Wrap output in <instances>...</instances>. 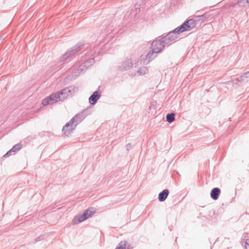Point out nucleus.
Wrapping results in <instances>:
<instances>
[{
  "label": "nucleus",
  "instance_id": "nucleus-1",
  "mask_svg": "<svg viewBox=\"0 0 249 249\" xmlns=\"http://www.w3.org/2000/svg\"><path fill=\"white\" fill-rule=\"evenodd\" d=\"M196 25V20L190 19L186 20L181 25L175 28L174 30L169 32L167 35H162V39L163 43L169 46L171 42L174 41L179 37V34L185 31H190Z\"/></svg>",
  "mask_w": 249,
  "mask_h": 249
},
{
  "label": "nucleus",
  "instance_id": "nucleus-2",
  "mask_svg": "<svg viewBox=\"0 0 249 249\" xmlns=\"http://www.w3.org/2000/svg\"><path fill=\"white\" fill-rule=\"evenodd\" d=\"M70 90L68 89H64L57 92L53 93L48 97L42 100V104L44 106L52 105L59 101H62L67 97L68 93L70 92Z\"/></svg>",
  "mask_w": 249,
  "mask_h": 249
},
{
  "label": "nucleus",
  "instance_id": "nucleus-3",
  "mask_svg": "<svg viewBox=\"0 0 249 249\" xmlns=\"http://www.w3.org/2000/svg\"><path fill=\"white\" fill-rule=\"evenodd\" d=\"M89 45L84 44L82 43H79L75 46L71 48V50L65 53L63 56L60 58L61 61H64L67 60L69 58L71 57L74 54L81 50H84L87 49Z\"/></svg>",
  "mask_w": 249,
  "mask_h": 249
},
{
  "label": "nucleus",
  "instance_id": "nucleus-4",
  "mask_svg": "<svg viewBox=\"0 0 249 249\" xmlns=\"http://www.w3.org/2000/svg\"><path fill=\"white\" fill-rule=\"evenodd\" d=\"M99 54V52H94L92 54L93 58H91L88 60L85 61L78 68V71H85L88 68L90 67L95 62L94 58H96L97 55Z\"/></svg>",
  "mask_w": 249,
  "mask_h": 249
},
{
  "label": "nucleus",
  "instance_id": "nucleus-5",
  "mask_svg": "<svg viewBox=\"0 0 249 249\" xmlns=\"http://www.w3.org/2000/svg\"><path fill=\"white\" fill-rule=\"evenodd\" d=\"M166 45L163 43L161 37L160 39H156L152 42L151 45V49L153 50V51L160 53Z\"/></svg>",
  "mask_w": 249,
  "mask_h": 249
},
{
  "label": "nucleus",
  "instance_id": "nucleus-6",
  "mask_svg": "<svg viewBox=\"0 0 249 249\" xmlns=\"http://www.w3.org/2000/svg\"><path fill=\"white\" fill-rule=\"evenodd\" d=\"M93 213V212L90 211L89 210H87L83 213V214H79L77 217H74L72 220V223L73 224H77L79 222H83L89 217L91 216Z\"/></svg>",
  "mask_w": 249,
  "mask_h": 249
},
{
  "label": "nucleus",
  "instance_id": "nucleus-7",
  "mask_svg": "<svg viewBox=\"0 0 249 249\" xmlns=\"http://www.w3.org/2000/svg\"><path fill=\"white\" fill-rule=\"evenodd\" d=\"M158 52L156 51H153L151 49L145 56V58L142 57L141 59V62L143 64L147 65L152 60L158 56Z\"/></svg>",
  "mask_w": 249,
  "mask_h": 249
},
{
  "label": "nucleus",
  "instance_id": "nucleus-8",
  "mask_svg": "<svg viewBox=\"0 0 249 249\" xmlns=\"http://www.w3.org/2000/svg\"><path fill=\"white\" fill-rule=\"evenodd\" d=\"M75 127L72 124V121L70 120L63 126L62 131L65 135L68 136L72 132Z\"/></svg>",
  "mask_w": 249,
  "mask_h": 249
},
{
  "label": "nucleus",
  "instance_id": "nucleus-9",
  "mask_svg": "<svg viewBox=\"0 0 249 249\" xmlns=\"http://www.w3.org/2000/svg\"><path fill=\"white\" fill-rule=\"evenodd\" d=\"M132 66V62L131 59H126L123 61L118 67L120 71H126L130 69Z\"/></svg>",
  "mask_w": 249,
  "mask_h": 249
},
{
  "label": "nucleus",
  "instance_id": "nucleus-10",
  "mask_svg": "<svg viewBox=\"0 0 249 249\" xmlns=\"http://www.w3.org/2000/svg\"><path fill=\"white\" fill-rule=\"evenodd\" d=\"M85 118V116L84 115V113L82 112L76 115L71 120V121H72V124H73L74 127H76V126L83 120H84Z\"/></svg>",
  "mask_w": 249,
  "mask_h": 249
},
{
  "label": "nucleus",
  "instance_id": "nucleus-11",
  "mask_svg": "<svg viewBox=\"0 0 249 249\" xmlns=\"http://www.w3.org/2000/svg\"><path fill=\"white\" fill-rule=\"evenodd\" d=\"M101 96L100 93L98 91H94L89 97V103L91 105H95Z\"/></svg>",
  "mask_w": 249,
  "mask_h": 249
},
{
  "label": "nucleus",
  "instance_id": "nucleus-12",
  "mask_svg": "<svg viewBox=\"0 0 249 249\" xmlns=\"http://www.w3.org/2000/svg\"><path fill=\"white\" fill-rule=\"evenodd\" d=\"M112 26H110L109 25L105 29V32L107 34V38L112 37L113 36H114L116 34L119 32L118 29H116L115 28L112 29Z\"/></svg>",
  "mask_w": 249,
  "mask_h": 249
},
{
  "label": "nucleus",
  "instance_id": "nucleus-13",
  "mask_svg": "<svg viewBox=\"0 0 249 249\" xmlns=\"http://www.w3.org/2000/svg\"><path fill=\"white\" fill-rule=\"evenodd\" d=\"M220 192L221 191L219 188L217 187L213 188L210 193L211 198L214 200H217L218 198Z\"/></svg>",
  "mask_w": 249,
  "mask_h": 249
},
{
  "label": "nucleus",
  "instance_id": "nucleus-14",
  "mask_svg": "<svg viewBox=\"0 0 249 249\" xmlns=\"http://www.w3.org/2000/svg\"><path fill=\"white\" fill-rule=\"evenodd\" d=\"M169 194L168 189H164L159 194V200L160 202H163L165 200Z\"/></svg>",
  "mask_w": 249,
  "mask_h": 249
},
{
  "label": "nucleus",
  "instance_id": "nucleus-15",
  "mask_svg": "<svg viewBox=\"0 0 249 249\" xmlns=\"http://www.w3.org/2000/svg\"><path fill=\"white\" fill-rule=\"evenodd\" d=\"M236 80L241 83H246L248 82L249 81V71L244 73L243 75L239 78H236Z\"/></svg>",
  "mask_w": 249,
  "mask_h": 249
},
{
  "label": "nucleus",
  "instance_id": "nucleus-16",
  "mask_svg": "<svg viewBox=\"0 0 249 249\" xmlns=\"http://www.w3.org/2000/svg\"><path fill=\"white\" fill-rule=\"evenodd\" d=\"M115 249H131L130 245L126 241H121L116 247Z\"/></svg>",
  "mask_w": 249,
  "mask_h": 249
},
{
  "label": "nucleus",
  "instance_id": "nucleus-17",
  "mask_svg": "<svg viewBox=\"0 0 249 249\" xmlns=\"http://www.w3.org/2000/svg\"><path fill=\"white\" fill-rule=\"evenodd\" d=\"M236 4L239 7H249V0H237Z\"/></svg>",
  "mask_w": 249,
  "mask_h": 249
},
{
  "label": "nucleus",
  "instance_id": "nucleus-18",
  "mask_svg": "<svg viewBox=\"0 0 249 249\" xmlns=\"http://www.w3.org/2000/svg\"><path fill=\"white\" fill-rule=\"evenodd\" d=\"M148 72V69L146 67H142L137 71V73L140 75H143Z\"/></svg>",
  "mask_w": 249,
  "mask_h": 249
},
{
  "label": "nucleus",
  "instance_id": "nucleus-19",
  "mask_svg": "<svg viewBox=\"0 0 249 249\" xmlns=\"http://www.w3.org/2000/svg\"><path fill=\"white\" fill-rule=\"evenodd\" d=\"M175 113H168L166 115V120L168 123H171L175 120Z\"/></svg>",
  "mask_w": 249,
  "mask_h": 249
},
{
  "label": "nucleus",
  "instance_id": "nucleus-20",
  "mask_svg": "<svg viewBox=\"0 0 249 249\" xmlns=\"http://www.w3.org/2000/svg\"><path fill=\"white\" fill-rule=\"evenodd\" d=\"M195 18H196L197 20L204 21L208 18V16L207 13H205L201 15L196 16Z\"/></svg>",
  "mask_w": 249,
  "mask_h": 249
},
{
  "label": "nucleus",
  "instance_id": "nucleus-21",
  "mask_svg": "<svg viewBox=\"0 0 249 249\" xmlns=\"http://www.w3.org/2000/svg\"><path fill=\"white\" fill-rule=\"evenodd\" d=\"M21 144L18 143L13 146L12 149H11V151H12L13 152H17L21 148Z\"/></svg>",
  "mask_w": 249,
  "mask_h": 249
},
{
  "label": "nucleus",
  "instance_id": "nucleus-22",
  "mask_svg": "<svg viewBox=\"0 0 249 249\" xmlns=\"http://www.w3.org/2000/svg\"><path fill=\"white\" fill-rule=\"evenodd\" d=\"M84 71H78V69L77 70H73L72 71L71 74L72 77H76L78 76L80 73L83 72Z\"/></svg>",
  "mask_w": 249,
  "mask_h": 249
},
{
  "label": "nucleus",
  "instance_id": "nucleus-23",
  "mask_svg": "<svg viewBox=\"0 0 249 249\" xmlns=\"http://www.w3.org/2000/svg\"><path fill=\"white\" fill-rule=\"evenodd\" d=\"M44 235H42L39 236L38 237L35 239V242L42 240L44 239Z\"/></svg>",
  "mask_w": 249,
  "mask_h": 249
},
{
  "label": "nucleus",
  "instance_id": "nucleus-24",
  "mask_svg": "<svg viewBox=\"0 0 249 249\" xmlns=\"http://www.w3.org/2000/svg\"><path fill=\"white\" fill-rule=\"evenodd\" d=\"M11 152H12V151H11V149L8 151L4 155V157L6 158L8 157L9 156L11 155Z\"/></svg>",
  "mask_w": 249,
  "mask_h": 249
},
{
  "label": "nucleus",
  "instance_id": "nucleus-25",
  "mask_svg": "<svg viewBox=\"0 0 249 249\" xmlns=\"http://www.w3.org/2000/svg\"><path fill=\"white\" fill-rule=\"evenodd\" d=\"M131 147V144L130 143H128L126 144V150L127 151H128L129 150V148Z\"/></svg>",
  "mask_w": 249,
  "mask_h": 249
},
{
  "label": "nucleus",
  "instance_id": "nucleus-26",
  "mask_svg": "<svg viewBox=\"0 0 249 249\" xmlns=\"http://www.w3.org/2000/svg\"><path fill=\"white\" fill-rule=\"evenodd\" d=\"M247 246H249V239H248L246 240L245 242V248L247 249Z\"/></svg>",
  "mask_w": 249,
  "mask_h": 249
},
{
  "label": "nucleus",
  "instance_id": "nucleus-27",
  "mask_svg": "<svg viewBox=\"0 0 249 249\" xmlns=\"http://www.w3.org/2000/svg\"><path fill=\"white\" fill-rule=\"evenodd\" d=\"M151 108H152V106L151 105L150 106H149V109L150 110H151Z\"/></svg>",
  "mask_w": 249,
  "mask_h": 249
}]
</instances>
